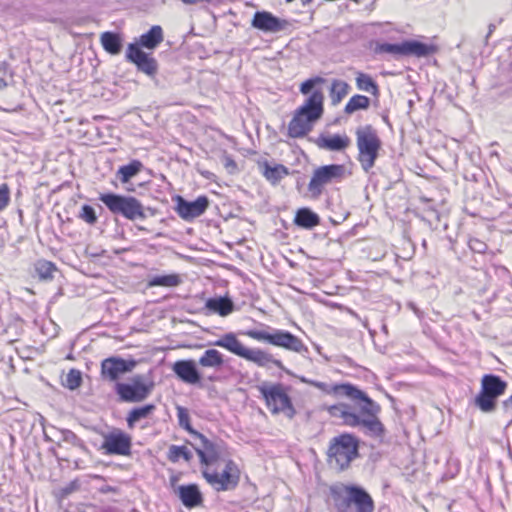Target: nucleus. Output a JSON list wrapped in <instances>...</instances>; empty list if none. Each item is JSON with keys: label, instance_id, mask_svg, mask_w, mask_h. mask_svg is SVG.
I'll return each mask as SVG.
<instances>
[{"label": "nucleus", "instance_id": "obj_13", "mask_svg": "<svg viewBox=\"0 0 512 512\" xmlns=\"http://www.w3.org/2000/svg\"><path fill=\"white\" fill-rule=\"evenodd\" d=\"M99 200L113 214H120L129 220L145 218L143 205L135 197L102 193L99 196Z\"/></svg>", "mask_w": 512, "mask_h": 512}, {"label": "nucleus", "instance_id": "obj_28", "mask_svg": "<svg viewBox=\"0 0 512 512\" xmlns=\"http://www.w3.org/2000/svg\"><path fill=\"white\" fill-rule=\"evenodd\" d=\"M319 223V216L309 208L298 209L294 217V224L305 229L314 228L319 225Z\"/></svg>", "mask_w": 512, "mask_h": 512}, {"label": "nucleus", "instance_id": "obj_29", "mask_svg": "<svg viewBox=\"0 0 512 512\" xmlns=\"http://www.w3.org/2000/svg\"><path fill=\"white\" fill-rule=\"evenodd\" d=\"M350 85L341 79H333L329 88V97L333 105H338L349 94Z\"/></svg>", "mask_w": 512, "mask_h": 512}, {"label": "nucleus", "instance_id": "obj_33", "mask_svg": "<svg viewBox=\"0 0 512 512\" xmlns=\"http://www.w3.org/2000/svg\"><path fill=\"white\" fill-rule=\"evenodd\" d=\"M355 84L360 91L368 92L373 96L379 95V86L369 74L356 72Z\"/></svg>", "mask_w": 512, "mask_h": 512}, {"label": "nucleus", "instance_id": "obj_23", "mask_svg": "<svg viewBox=\"0 0 512 512\" xmlns=\"http://www.w3.org/2000/svg\"><path fill=\"white\" fill-rule=\"evenodd\" d=\"M177 495L186 508L199 507L204 501L199 486L195 483L179 486Z\"/></svg>", "mask_w": 512, "mask_h": 512}, {"label": "nucleus", "instance_id": "obj_18", "mask_svg": "<svg viewBox=\"0 0 512 512\" xmlns=\"http://www.w3.org/2000/svg\"><path fill=\"white\" fill-rule=\"evenodd\" d=\"M173 200L176 213L185 221H191L201 216L209 207V199L205 195L197 197L194 201H187L182 196L177 195Z\"/></svg>", "mask_w": 512, "mask_h": 512}, {"label": "nucleus", "instance_id": "obj_27", "mask_svg": "<svg viewBox=\"0 0 512 512\" xmlns=\"http://www.w3.org/2000/svg\"><path fill=\"white\" fill-rule=\"evenodd\" d=\"M205 307L210 312L221 317H226L234 311V304L228 297L209 298L205 303Z\"/></svg>", "mask_w": 512, "mask_h": 512}, {"label": "nucleus", "instance_id": "obj_25", "mask_svg": "<svg viewBox=\"0 0 512 512\" xmlns=\"http://www.w3.org/2000/svg\"><path fill=\"white\" fill-rule=\"evenodd\" d=\"M259 167L263 177L272 185L278 184L289 174L288 168L283 164H275L274 166H271L266 160L260 162Z\"/></svg>", "mask_w": 512, "mask_h": 512}, {"label": "nucleus", "instance_id": "obj_6", "mask_svg": "<svg viewBox=\"0 0 512 512\" xmlns=\"http://www.w3.org/2000/svg\"><path fill=\"white\" fill-rule=\"evenodd\" d=\"M214 345L223 348L258 367H276L278 369H284L283 362L280 359L274 358L271 353L264 349L246 347L234 332H228L221 335L214 342Z\"/></svg>", "mask_w": 512, "mask_h": 512}, {"label": "nucleus", "instance_id": "obj_16", "mask_svg": "<svg viewBox=\"0 0 512 512\" xmlns=\"http://www.w3.org/2000/svg\"><path fill=\"white\" fill-rule=\"evenodd\" d=\"M153 389V383L147 382L143 376L137 375L128 383H116L115 392L124 402H141L148 397Z\"/></svg>", "mask_w": 512, "mask_h": 512}, {"label": "nucleus", "instance_id": "obj_5", "mask_svg": "<svg viewBox=\"0 0 512 512\" xmlns=\"http://www.w3.org/2000/svg\"><path fill=\"white\" fill-rule=\"evenodd\" d=\"M363 405L360 409V414L351 410V406L346 403H337L325 408V411L333 418L342 420V424L349 427L363 426L375 435H382L385 431L384 425L378 418L381 411V406L372 400V412H366L365 408L368 406L366 400H360Z\"/></svg>", "mask_w": 512, "mask_h": 512}, {"label": "nucleus", "instance_id": "obj_26", "mask_svg": "<svg viewBox=\"0 0 512 512\" xmlns=\"http://www.w3.org/2000/svg\"><path fill=\"white\" fill-rule=\"evenodd\" d=\"M224 364V355L214 348L205 350L198 359V365L201 368H212L219 370L224 366Z\"/></svg>", "mask_w": 512, "mask_h": 512}, {"label": "nucleus", "instance_id": "obj_14", "mask_svg": "<svg viewBox=\"0 0 512 512\" xmlns=\"http://www.w3.org/2000/svg\"><path fill=\"white\" fill-rule=\"evenodd\" d=\"M351 173L343 164H329L316 168L308 183V190L313 196L318 197L323 193L324 187L333 183L341 182Z\"/></svg>", "mask_w": 512, "mask_h": 512}, {"label": "nucleus", "instance_id": "obj_36", "mask_svg": "<svg viewBox=\"0 0 512 512\" xmlns=\"http://www.w3.org/2000/svg\"><path fill=\"white\" fill-rule=\"evenodd\" d=\"M370 106V99L361 94L353 95L344 107L345 114L351 115L358 110H366Z\"/></svg>", "mask_w": 512, "mask_h": 512}, {"label": "nucleus", "instance_id": "obj_44", "mask_svg": "<svg viewBox=\"0 0 512 512\" xmlns=\"http://www.w3.org/2000/svg\"><path fill=\"white\" fill-rule=\"evenodd\" d=\"M101 491H102V492H111V491H113V492H114V491H115V489H114V488H112V487H110V486H107V487H105V488H102V489H101Z\"/></svg>", "mask_w": 512, "mask_h": 512}, {"label": "nucleus", "instance_id": "obj_10", "mask_svg": "<svg viewBox=\"0 0 512 512\" xmlns=\"http://www.w3.org/2000/svg\"><path fill=\"white\" fill-rule=\"evenodd\" d=\"M508 384L500 376L485 374L480 381V391L474 398V405L484 413L493 412L499 397L505 394Z\"/></svg>", "mask_w": 512, "mask_h": 512}, {"label": "nucleus", "instance_id": "obj_43", "mask_svg": "<svg viewBox=\"0 0 512 512\" xmlns=\"http://www.w3.org/2000/svg\"><path fill=\"white\" fill-rule=\"evenodd\" d=\"M226 166H227V167H228V166H233V167H235V166H236V164H235V162H234V160H233V159H231V158H227Z\"/></svg>", "mask_w": 512, "mask_h": 512}, {"label": "nucleus", "instance_id": "obj_3", "mask_svg": "<svg viewBox=\"0 0 512 512\" xmlns=\"http://www.w3.org/2000/svg\"><path fill=\"white\" fill-rule=\"evenodd\" d=\"M164 40V32L160 25H153L146 33L142 34L138 41L128 44L125 58L133 63L137 69L144 74L154 77L158 71L157 60L150 54L143 51V48L153 51Z\"/></svg>", "mask_w": 512, "mask_h": 512}, {"label": "nucleus", "instance_id": "obj_45", "mask_svg": "<svg viewBox=\"0 0 512 512\" xmlns=\"http://www.w3.org/2000/svg\"><path fill=\"white\" fill-rule=\"evenodd\" d=\"M505 405L511 404L512 405V395L504 402ZM509 424H512V418Z\"/></svg>", "mask_w": 512, "mask_h": 512}, {"label": "nucleus", "instance_id": "obj_31", "mask_svg": "<svg viewBox=\"0 0 512 512\" xmlns=\"http://www.w3.org/2000/svg\"><path fill=\"white\" fill-rule=\"evenodd\" d=\"M154 411V404H146L141 407L133 408L126 417L127 427L133 429L139 421L147 419Z\"/></svg>", "mask_w": 512, "mask_h": 512}, {"label": "nucleus", "instance_id": "obj_32", "mask_svg": "<svg viewBox=\"0 0 512 512\" xmlns=\"http://www.w3.org/2000/svg\"><path fill=\"white\" fill-rule=\"evenodd\" d=\"M100 43L103 49L112 55H117L121 51L122 41L117 33L103 32L100 35Z\"/></svg>", "mask_w": 512, "mask_h": 512}, {"label": "nucleus", "instance_id": "obj_9", "mask_svg": "<svg viewBox=\"0 0 512 512\" xmlns=\"http://www.w3.org/2000/svg\"><path fill=\"white\" fill-rule=\"evenodd\" d=\"M265 405L272 415L283 414L292 419L296 409L289 395L290 387L282 383L263 384L258 387Z\"/></svg>", "mask_w": 512, "mask_h": 512}, {"label": "nucleus", "instance_id": "obj_35", "mask_svg": "<svg viewBox=\"0 0 512 512\" xmlns=\"http://www.w3.org/2000/svg\"><path fill=\"white\" fill-rule=\"evenodd\" d=\"M143 168V164L141 161L134 159L129 162L127 165H123L119 167L117 171V176L121 183L125 184L131 180L134 176H136Z\"/></svg>", "mask_w": 512, "mask_h": 512}, {"label": "nucleus", "instance_id": "obj_20", "mask_svg": "<svg viewBox=\"0 0 512 512\" xmlns=\"http://www.w3.org/2000/svg\"><path fill=\"white\" fill-rule=\"evenodd\" d=\"M172 371L182 382L189 385H200L202 383V375L197 367V363L193 359L178 360L173 363Z\"/></svg>", "mask_w": 512, "mask_h": 512}, {"label": "nucleus", "instance_id": "obj_12", "mask_svg": "<svg viewBox=\"0 0 512 512\" xmlns=\"http://www.w3.org/2000/svg\"><path fill=\"white\" fill-rule=\"evenodd\" d=\"M243 335L258 342L268 343L296 353L301 352L304 348L303 341L287 330L274 329L272 332H268L265 330L249 329L243 332Z\"/></svg>", "mask_w": 512, "mask_h": 512}, {"label": "nucleus", "instance_id": "obj_1", "mask_svg": "<svg viewBox=\"0 0 512 512\" xmlns=\"http://www.w3.org/2000/svg\"><path fill=\"white\" fill-rule=\"evenodd\" d=\"M203 479L216 492L235 490L241 480V469L231 458L223 441H213L195 448Z\"/></svg>", "mask_w": 512, "mask_h": 512}, {"label": "nucleus", "instance_id": "obj_4", "mask_svg": "<svg viewBox=\"0 0 512 512\" xmlns=\"http://www.w3.org/2000/svg\"><path fill=\"white\" fill-rule=\"evenodd\" d=\"M329 496L336 512H374L370 493L356 484L337 482L329 487Z\"/></svg>", "mask_w": 512, "mask_h": 512}, {"label": "nucleus", "instance_id": "obj_21", "mask_svg": "<svg viewBox=\"0 0 512 512\" xmlns=\"http://www.w3.org/2000/svg\"><path fill=\"white\" fill-rule=\"evenodd\" d=\"M131 365L122 358L109 357L101 362V377L108 381H117L119 377L130 371Z\"/></svg>", "mask_w": 512, "mask_h": 512}, {"label": "nucleus", "instance_id": "obj_19", "mask_svg": "<svg viewBox=\"0 0 512 512\" xmlns=\"http://www.w3.org/2000/svg\"><path fill=\"white\" fill-rule=\"evenodd\" d=\"M253 28L258 29L265 33H277L287 29L290 22L286 19H281L268 11H257L251 21Z\"/></svg>", "mask_w": 512, "mask_h": 512}, {"label": "nucleus", "instance_id": "obj_41", "mask_svg": "<svg viewBox=\"0 0 512 512\" xmlns=\"http://www.w3.org/2000/svg\"><path fill=\"white\" fill-rule=\"evenodd\" d=\"M469 246L473 250L480 251V248H485L486 245L478 239H470Z\"/></svg>", "mask_w": 512, "mask_h": 512}, {"label": "nucleus", "instance_id": "obj_37", "mask_svg": "<svg viewBox=\"0 0 512 512\" xmlns=\"http://www.w3.org/2000/svg\"><path fill=\"white\" fill-rule=\"evenodd\" d=\"M167 459L172 463H177L180 459L190 462L192 453L185 445H171L167 452Z\"/></svg>", "mask_w": 512, "mask_h": 512}, {"label": "nucleus", "instance_id": "obj_38", "mask_svg": "<svg viewBox=\"0 0 512 512\" xmlns=\"http://www.w3.org/2000/svg\"><path fill=\"white\" fill-rule=\"evenodd\" d=\"M82 384V374L81 371L75 368H72L68 371L65 377V387L70 390H75L79 388Z\"/></svg>", "mask_w": 512, "mask_h": 512}, {"label": "nucleus", "instance_id": "obj_7", "mask_svg": "<svg viewBox=\"0 0 512 512\" xmlns=\"http://www.w3.org/2000/svg\"><path fill=\"white\" fill-rule=\"evenodd\" d=\"M359 441L350 433H342L331 439L327 450L328 464L338 471L349 468L358 457Z\"/></svg>", "mask_w": 512, "mask_h": 512}, {"label": "nucleus", "instance_id": "obj_39", "mask_svg": "<svg viewBox=\"0 0 512 512\" xmlns=\"http://www.w3.org/2000/svg\"><path fill=\"white\" fill-rule=\"evenodd\" d=\"M11 202V189L8 183L0 184V213L3 212Z\"/></svg>", "mask_w": 512, "mask_h": 512}, {"label": "nucleus", "instance_id": "obj_40", "mask_svg": "<svg viewBox=\"0 0 512 512\" xmlns=\"http://www.w3.org/2000/svg\"><path fill=\"white\" fill-rule=\"evenodd\" d=\"M80 218L91 225L95 224L97 221V215L94 208L87 204L82 206Z\"/></svg>", "mask_w": 512, "mask_h": 512}, {"label": "nucleus", "instance_id": "obj_2", "mask_svg": "<svg viewBox=\"0 0 512 512\" xmlns=\"http://www.w3.org/2000/svg\"><path fill=\"white\" fill-rule=\"evenodd\" d=\"M326 79L314 76L300 84L299 91L302 95H308L303 103L292 113L287 126V135L293 139L306 137L315 124L323 117L325 107V95L322 89L317 88L325 84Z\"/></svg>", "mask_w": 512, "mask_h": 512}, {"label": "nucleus", "instance_id": "obj_46", "mask_svg": "<svg viewBox=\"0 0 512 512\" xmlns=\"http://www.w3.org/2000/svg\"><path fill=\"white\" fill-rule=\"evenodd\" d=\"M313 0H301V3L303 6L309 5L312 3Z\"/></svg>", "mask_w": 512, "mask_h": 512}, {"label": "nucleus", "instance_id": "obj_8", "mask_svg": "<svg viewBox=\"0 0 512 512\" xmlns=\"http://www.w3.org/2000/svg\"><path fill=\"white\" fill-rule=\"evenodd\" d=\"M358 149L357 161L366 173L375 166L382 149V141L377 131L371 126L359 127L355 131Z\"/></svg>", "mask_w": 512, "mask_h": 512}, {"label": "nucleus", "instance_id": "obj_42", "mask_svg": "<svg viewBox=\"0 0 512 512\" xmlns=\"http://www.w3.org/2000/svg\"><path fill=\"white\" fill-rule=\"evenodd\" d=\"M186 5H194L198 2H201V0H181Z\"/></svg>", "mask_w": 512, "mask_h": 512}, {"label": "nucleus", "instance_id": "obj_22", "mask_svg": "<svg viewBox=\"0 0 512 512\" xmlns=\"http://www.w3.org/2000/svg\"><path fill=\"white\" fill-rule=\"evenodd\" d=\"M320 149L327 151H344L351 145V139L347 134L321 135L316 141Z\"/></svg>", "mask_w": 512, "mask_h": 512}, {"label": "nucleus", "instance_id": "obj_11", "mask_svg": "<svg viewBox=\"0 0 512 512\" xmlns=\"http://www.w3.org/2000/svg\"><path fill=\"white\" fill-rule=\"evenodd\" d=\"M376 54H390L395 57L417 58L430 57L439 52L438 45L434 43H424L418 40H405L401 43H376L374 47Z\"/></svg>", "mask_w": 512, "mask_h": 512}, {"label": "nucleus", "instance_id": "obj_30", "mask_svg": "<svg viewBox=\"0 0 512 512\" xmlns=\"http://www.w3.org/2000/svg\"><path fill=\"white\" fill-rule=\"evenodd\" d=\"M182 283V278L178 273H171L166 275H156L148 279L147 287H165L173 288Z\"/></svg>", "mask_w": 512, "mask_h": 512}, {"label": "nucleus", "instance_id": "obj_17", "mask_svg": "<svg viewBox=\"0 0 512 512\" xmlns=\"http://www.w3.org/2000/svg\"><path fill=\"white\" fill-rule=\"evenodd\" d=\"M100 449L105 455L130 456L132 452V436L119 428H113L103 434Z\"/></svg>", "mask_w": 512, "mask_h": 512}, {"label": "nucleus", "instance_id": "obj_34", "mask_svg": "<svg viewBox=\"0 0 512 512\" xmlns=\"http://www.w3.org/2000/svg\"><path fill=\"white\" fill-rule=\"evenodd\" d=\"M34 270L40 281H51L57 271V266L52 261L39 259L34 264Z\"/></svg>", "mask_w": 512, "mask_h": 512}, {"label": "nucleus", "instance_id": "obj_24", "mask_svg": "<svg viewBox=\"0 0 512 512\" xmlns=\"http://www.w3.org/2000/svg\"><path fill=\"white\" fill-rule=\"evenodd\" d=\"M176 415H177L178 425L182 429L187 431L190 435H192L194 438L200 440V442H201L200 446H207L213 442L212 440L208 439L204 434L196 431L192 427L189 410L186 407L177 406L176 407Z\"/></svg>", "mask_w": 512, "mask_h": 512}, {"label": "nucleus", "instance_id": "obj_15", "mask_svg": "<svg viewBox=\"0 0 512 512\" xmlns=\"http://www.w3.org/2000/svg\"><path fill=\"white\" fill-rule=\"evenodd\" d=\"M311 387L321 391L324 395L333 396L335 398L347 397L351 400H366L368 406L365 408L366 412H372L373 407L372 399L362 390L351 383H333L328 384L319 380H306Z\"/></svg>", "mask_w": 512, "mask_h": 512}]
</instances>
